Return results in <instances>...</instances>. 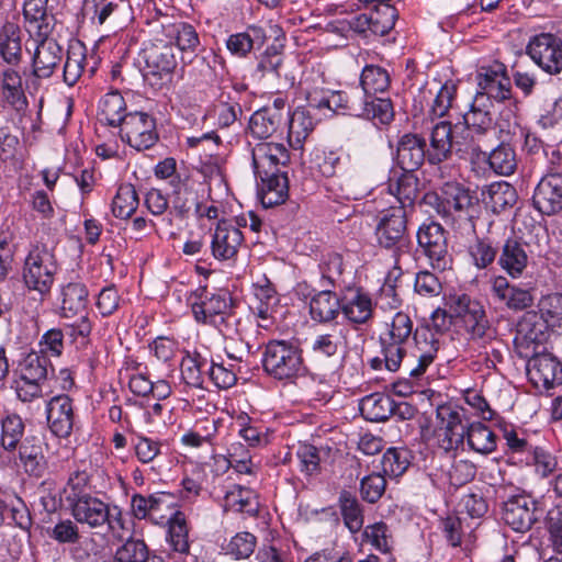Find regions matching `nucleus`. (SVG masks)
Wrapping results in <instances>:
<instances>
[{
  "label": "nucleus",
  "mask_w": 562,
  "mask_h": 562,
  "mask_svg": "<svg viewBox=\"0 0 562 562\" xmlns=\"http://www.w3.org/2000/svg\"><path fill=\"white\" fill-rule=\"evenodd\" d=\"M425 201L447 222L471 218L476 204L472 192L457 182L445 183L439 194L429 193Z\"/></svg>",
  "instance_id": "0eeeda50"
},
{
  "label": "nucleus",
  "mask_w": 562,
  "mask_h": 562,
  "mask_svg": "<svg viewBox=\"0 0 562 562\" xmlns=\"http://www.w3.org/2000/svg\"><path fill=\"white\" fill-rule=\"evenodd\" d=\"M32 57V74L38 79H48L59 68L64 59V49L55 38L40 36Z\"/></svg>",
  "instance_id": "412c9836"
},
{
  "label": "nucleus",
  "mask_w": 562,
  "mask_h": 562,
  "mask_svg": "<svg viewBox=\"0 0 562 562\" xmlns=\"http://www.w3.org/2000/svg\"><path fill=\"white\" fill-rule=\"evenodd\" d=\"M411 459L412 456L408 449L391 447L382 457V470L387 475L395 477L401 476L408 469Z\"/></svg>",
  "instance_id": "13d9d810"
},
{
  "label": "nucleus",
  "mask_w": 562,
  "mask_h": 562,
  "mask_svg": "<svg viewBox=\"0 0 562 562\" xmlns=\"http://www.w3.org/2000/svg\"><path fill=\"white\" fill-rule=\"evenodd\" d=\"M19 459L26 474L41 479L48 469L44 454V442L35 436H29L19 446Z\"/></svg>",
  "instance_id": "a878e982"
},
{
  "label": "nucleus",
  "mask_w": 562,
  "mask_h": 562,
  "mask_svg": "<svg viewBox=\"0 0 562 562\" xmlns=\"http://www.w3.org/2000/svg\"><path fill=\"white\" fill-rule=\"evenodd\" d=\"M527 374L537 389L549 390L562 384V366L549 353H540L538 350L527 363Z\"/></svg>",
  "instance_id": "a211bd4d"
},
{
  "label": "nucleus",
  "mask_w": 562,
  "mask_h": 562,
  "mask_svg": "<svg viewBox=\"0 0 562 562\" xmlns=\"http://www.w3.org/2000/svg\"><path fill=\"white\" fill-rule=\"evenodd\" d=\"M149 552L143 540L128 539L116 549L112 562H150Z\"/></svg>",
  "instance_id": "0e129e2a"
},
{
  "label": "nucleus",
  "mask_w": 562,
  "mask_h": 562,
  "mask_svg": "<svg viewBox=\"0 0 562 562\" xmlns=\"http://www.w3.org/2000/svg\"><path fill=\"white\" fill-rule=\"evenodd\" d=\"M225 508L252 517L259 510V502L257 495L250 488L234 485L225 494Z\"/></svg>",
  "instance_id": "37998d69"
},
{
  "label": "nucleus",
  "mask_w": 562,
  "mask_h": 562,
  "mask_svg": "<svg viewBox=\"0 0 562 562\" xmlns=\"http://www.w3.org/2000/svg\"><path fill=\"white\" fill-rule=\"evenodd\" d=\"M76 522L97 529L104 526L116 537L122 538L127 531V521L121 507L110 505L92 495L75 498L70 504Z\"/></svg>",
  "instance_id": "20e7f679"
},
{
  "label": "nucleus",
  "mask_w": 562,
  "mask_h": 562,
  "mask_svg": "<svg viewBox=\"0 0 562 562\" xmlns=\"http://www.w3.org/2000/svg\"><path fill=\"white\" fill-rule=\"evenodd\" d=\"M360 411L363 417L370 422H384L394 415L401 406L384 393H372L360 401Z\"/></svg>",
  "instance_id": "72a5a7b5"
},
{
  "label": "nucleus",
  "mask_w": 562,
  "mask_h": 562,
  "mask_svg": "<svg viewBox=\"0 0 562 562\" xmlns=\"http://www.w3.org/2000/svg\"><path fill=\"white\" fill-rule=\"evenodd\" d=\"M252 166L259 179L277 172H284L282 168L290 161V154L280 143H258L251 151Z\"/></svg>",
  "instance_id": "2eb2a0df"
},
{
  "label": "nucleus",
  "mask_w": 562,
  "mask_h": 562,
  "mask_svg": "<svg viewBox=\"0 0 562 562\" xmlns=\"http://www.w3.org/2000/svg\"><path fill=\"white\" fill-rule=\"evenodd\" d=\"M318 168L323 176L329 178L327 188L337 199L360 200L367 194L368 188L362 184L349 156L329 151Z\"/></svg>",
  "instance_id": "7ed1b4c3"
},
{
  "label": "nucleus",
  "mask_w": 562,
  "mask_h": 562,
  "mask_svg": "<svg viewBox=\"0 0 562 562\" xmlns=\"http://www.w3.org/2000/svg\"><path fill=\"white\" fill-rule=\"evenodd\" d=\"M260 180L262 182L260 200L265 207H272L285 202L289 195L286 172L272 173L267 179Z\"/></svg>",
  "instance_id": "a19ab883"
},
{
  "label": "nucleus",
  "mask_w": 562,
  "mask_h": 562,
  "mask_svg": "<svg viewBox=\"0 0 562 562\" xmlns=\"http://www.w3.org/2000/svg\"><path fill=\"white\" fill-rule=\"evenodd\" d=\"M477 86L481 89L476 95H485L488 100L505 101L510 97V79L506 68L501 63L488 67H481L477 76Z\"/></svg>",
  "instance_id": "4be33fe9"
},
{
  "label": "nucleus",
  "mask_w": 562,
  "mask_h": 562,
  "mask_svg": "<svg viewBox=\"0 0 562 562\" xmlns=\"http://www.w3.org/2000/svg\"><path fill=\"white\" fill-rule=\"evenodd\" d=\"M128 113L126 111V102L119 91L105 93L99 102V121L109 126L120 128Z\"/></svg>",
  "instance_id": "c9c22d12"
},
{
  "label": "nucleus",
  "mask_w": 562,
  "mask_h": 562,
  "mask_svg": "<svg viewBox=\"0 0 562 562\" xmlns=\"http://www.w3.org/2000/svg\"><path fill=\"white\" fill-rule=\"evenodd\" d=\"M23 16L30 33L47 36L54 30L56 20L48 10V0H25Z\"/></svg>",
  "instance_id": "c756f323"
},
{
  "label": "nucleus",
  "mask_w": 562,
  "mask_h": 562,
  "mask_svg": "<svg viewBox=\"0 0 562 562\" xmlns=\"http://www.w3.org/2000/svg\"><path fill=\"white\" fill-rule=\"evenodd\" d=\"M340 514L345 526L351 533H357L363 526L362 507L355 495L350 492L342 491L338 498Z\"/></svg>",
  "instance_id": "8fccbe9b"
},
{
  "label": "nucleus",
  "mask_w": 562,
  "mask_h": 562,
  "mask_svg": "<svg viewBox=\"0 0 562 562\" xmlns=\"http://www.w3.org/2000/svg\"><path fill=\"white\" fill-rule=\"evenodd\" d=\"M255 300L251 308L257 316L262 321L272 318L279 301L276 291L270 285L259 286L256 289Z\"/></svg>",
  "instance_id": "338daca9"
},
{
  "label": "nucleus",
  "mask_w": 562,
  "mask_h": 562,
  "mask_svg": "<svg viewBox=\"0 0 562 562\" xmlns=\"http://www.w3.org/2000/svg\"><path fill=\"white\" fill-rule=\"evenodd\" d=\"M532 205L546 216H552L562 211V173H548L541 178L533 191Z\"/></svg>",
  "instance_id": "f3484780"
},
{
  "label": "nucleus",
  "mask_w": 562,
  "mask_h": 562,
  "mask_svg": "<svg viewBox=\"0 0 562 562\" xmlns=\"http://www.w3.org/2000/svg\"><path fill=\"white\" fill-rule=\"evenodd\" d=\"M526 232H513L498 247L497 265L513 279L524 276L533 257L544 250L548 234L544 226L531 221Z\"/></svg>",
  "instance_id": "f03ea898"
},
{
  "label": "nucleus",
  "mask_w": 562,
  "mask_h": 562,
  "mask_svg": "<svg viewBox=\"0 0 562 562\" xmlns=\"http://www.w3.org/2000/svg\"><path fill=\"white\" fill-rule=\"evenodd\" d=\"M341 313L355 325L368 324L373 317V303L370 295L361 289H350L340 299Z\"/></svg>",
  "instance_id": "bb28decb"
},
{
  "label": "nucleus",
  "mask_w": 562,
  "mask_h": 562,
  "mask_svg": "<svg viewBox=\"0 0 562 562\" xmlns=\"http://www.w3.org/2000/svg\"><path fill=\"white\" fill-rule=\"evenodd\" d=\"M25 425L18 414H9L1 419L0 446L9 452L15 451L24 436Z\"/></svg>",
  "instance_id": "5fc2aeb1"
},
{
  "label": "nucleus",
  "mask_w": 562,
  "mask_h": 562,
  "mask_svg": "<svg viewBox=\"0 0 562 562\" xmlns=\"http://www.w3.org/2000/svg\"><path fill=\"white\" fill-rule=\"evenodd\" d=\"M120 137L138 151L151 148L159 138L155 117L146 112H130L120 127Z\"/></svg>",
  "instance_id": "f8f14e48"
},
{
  "label": "nucleus",
  "mask_w": 562,
  "mask_h": 562,
  "mask_svg": "<svg viewBox=\"0 0 562 562\" xmlns=\"http://www.w3.org/2000/svg\"><path fill=\"white\" fill-rule=\"evenodd\" d=\"M167 540L173 551L181 554L189 553V528L186 515L180 510H176L168 520Z\"/></svg>",
  "instance_id": "49530a36"
},
{
  "label": "nucleus",
  "mask_w": 562,
  "mask_h": 562,
  "mask_svg": "<svg viewBox=\"0 0 562 562\" xmlns=\"http://www.w3.org/2000/svg\"><path fill=\"white\" fill-rule=\"evenodd\" d=\"M188 301L196 322L216 327L226 325V316L233 303L228 292L211 293L206 288L199 286L191 292Z\"/></svg>",
  "instance_id": "1a4fd4ad"
},
{
  "label": "nucleus",
  "mask_w": 562,
  "mask_h": 562,
  "mask_svg": "<svg viewBox=\"0 0 562 562\" xmlns=\"http://www.w3.org/2000/svg\"><path fill=\"white\" fill-rule=\"evenodd\" d=\"M490 167L498 175H513L517 167L516 154L508 144H501L488 156Z\"/></svg>",
  "instance_id": "052dcab7"
},
{
  "label": "nucleus",
  "mask_w": 562,
  "mask_h": 562,
  "mask_svg": "<svg viewBox=\"0 0 562 562\" xmlns=\"http://www.w3.org/2000/svg\"><path fill=\"white\" fill-rule=\"evenodd\" d=\"M417 243L434 269L445 271L451 268L452 256L448 249L446 232L439 223L422 224L417 231Z\"/></svg>",
  "instance_id": "9b49d317"
},
{
  "label": "nucleus",
  "mask_w": 562,
  "mask_h": 562,
  "mask_svg": "<svg viewBox=\"0 0 562 562\" xmlns=\"http://www.w3.org/2000/svg\"><path fill=\"white\" fill-rule=\"evenodd\" d=\"M145 77L151 85H164L171 80L177 67L175 48L170 44L156 43L144 49Z\"/></svg>",
  "instance_id": "4468645a"
},
{
  "label": "nucleus",
  "mask_w": 562,
  "mask_h": 562,
  "mask_svg": "<svg viewBox=\"0 0 562 562\" xmlns=\"http://www.w3.org/2000/svg\"><path fill=\"white\" fill-rule=\"evenodd\" d=\"M342 258L338 254H331L319 265L321 286L323 289L340 288L345 281L342 277Z\"/></svg>",
  "instance_id": "bf43d9fd"
},
{
  "label": "nucleus",
  "mask_w": 562,
  "mask_h": 562,
  "mask_svg": "<svg viewBox=\"0 0 562 562\" xmlns=\"http://www.w3.org/2000/svg\"><path fill=\"white\" fill-rule=\"evenodd\" d=\"M0 56L10 66L22 60L21 30L14 23H5L0 31Z\"/></svg>",
  "instance_id": "ea45409f"
},
{
  "label": "nucleus",
  "mask_w": 562,
  "mask_h": 562,
  "mask_svg": "<svg viewBox=\"0 0 562 562\" xmlns=\"http://www.w3.org/2000/svg\"><path fill=\"white\" fill-rule=\"evenodd\" d=\"M467 443L471 450L490 454L496 449V435L482 423H473L465 430Z\"/></svg>",
  "instance_id": "de8ad7c7"
},
{
  "label": "nucleus",
  "mask_w": 562,
  "mask_h": 562,
  "mask_svg": "<svg viewBox=\"0 0 562 562\" xmlns=\"http://www.w3.org/2000/svg\"><path fill=\"white\" fill-rule=\"evenodd\" d=\"M21 380L46 381L49 372H54L48 356L38 351L29 352L19 364Z\"/></svg>",
  "instance_id": "79ce46f5"
},
{
  "label": "nucleus",
  "mask_w": 562,
  "mask_h": 562,
  "mask_svg": "<svg viewBox=\"0 0 562 562\" xmlns=\"http://www.w3.org/2000/svg\"><path fill=\"white\" fill-rule=\"evenodd\" d=\"M138 195L131 183H123L119 187L112 201V213L117 218L131 217L138 207Z\"/></svg>",
  "instance_id": "4d7b16f0"
},
{
  "label": "nucleus",
  "mask_w": 562,
  "mask_h": 562,
  "mask_svg": "<svg viewBox=\"0 0 562 562\" xmlns=\"http://www.w3.org/2000/svg\"><path fill=\"white\" fill-rule=\"evenodd\" d=\"M243 241L244 235L237 226L228 221H220L211 239L212 255L220 261L233 259Z\"/></svg>",
  "instance_id": "5701e85b"
},
{
  "label": "nucleus",
  "mask_w": 562,
  "mask_h": 562,
  "mask_svg": "<svg viewBox=\"0 0 562 562\" xmlns=\"http://www.w3.org/2000/svg\"><path fill=\"white\" fill-rule=\"evenodd\" d=\"M425 147V139L417 134L407 133L400 138L396 159L402 171H415L423 165L427 159Z\"/></svg>",
  "instance_id": "cd10ccee"
},
{
  "label": "nucleus",
  "mask_w": 562,
  "mask_h": 562,
  "mask_svg": "<svg viewBox=\"0 0 562 562\" xmlns=\"http://www.w3.org/2000/svg\"><path fill=\"white\" fill-rule=\"evenodd\" d=\"M58 270L54 252L46 246H34L25 258L22 277L25 286L42 296L48 294Z\"/></svg>",
  "instance_id": "6e6552de"
},
{
  "label": "nucleus",
  "mask_w": 562,
  "mask_h": 562,
  "mask_svg": "<svg viewBox=\"0 0 562 562\" xmlns=\"http://www.w3.org/2000/svg\"><path fill=\"white\" fill-rule=\"evenodd\" d=\"M378 245L392 251L395 261L411 247V237L407 231V215L403 206H390L378 215L374 229Z\"/></svg>",
  "instance_id": "423d86ee"
},
{
  "label": "nucleus",
  "mask_w": 562,
  "mask_h": 562,
  "mask_svg": "<svg viewBox=\"0 0 562 562\" xmlns=\"http://www.w3.org/2000/svg\"><path fill=\"white\" fill-rule=\"evenodd\" d=\"M469 254L477 269H485L497 260L498 247H494L490 238H477L470 245Z\"/></svg>",
  "instance_id": "e2e57ef3"
},
{
  "label": "nucleus",
  "mask_w": 562,
  "mask_h": 562,
  "mask_svg": "<svg viewBox=\"0 0 562 562\" xmlns=\"http://www.w3.org/2000/svg\"><path fill=\"white\" fill-rule=\"evenodd\" d=\"M18 66L0 68V94L2 100L18 114H24L29 102L23 89V79Z\"/></svg>",
  "instance_id": "b1692460"
},
{
  "label": "nucleus",
  "mask_w": 562,
  "mask_h": 562,
  "mask_svg": "<svg viewBox=\"0 0 562 562\" xmlns=\"http://www.w3.org/2000/svg\"><path fill=\"white\" fill-rule=\"evenodd\" d=\"M262 367L270 378L293 382L305 371L302 349L286 340H271L266 345Z\"/></svg>",
  "instance_id": "39448f33"
},
{
  "label": "nucleus",
  "mask_w": 562,
  "mask_h": 562,
  "mask_svg": "<svg viewBox=\"0 0 562 562\" xmlns=\"http://www.w3.org/2000/svg\"><path fill=\"white\" fill-rule=\"evenodd\" d=\"M538 312L551 327L562 326V294L550 293L540 297L537 304Z\"/></svg>",
  "instance_id": "69168bd1"
},
{
  "label": "nucleus",
  "mask_w": 562,
  "mask_h": 562,
  "mask_svg": "<svg viewBox=\"0 0 562 562\" xmlns=\"http://www.w3.org/2000/svg\"><path fill=\"white\" fill-rule=\"evenodd\" d=\"M391 85L389 71L376 65H367L360 75V86L364 95L385 92Z\"/></svg>",
  "instance_id": "603ef678"
},
{
  "label": "nucleus",
  "mask_w": 562,
  "mask_h": 562,
  "mask_svg": "<svg viewBox=\"0 0 562 562\" xmlns=\"http://www.w3.org/2000/svg\"><path fill=\"white\" fill-rule=\"evenodd\" d=\"M492 101L485 95H475L470 110L463 115L467 128L476 135H486L496 133L494 117L491 109Z\"/></svg>",
  "instance_id": "7c9ffc66"
},
{
  "label": "nucleus",
  "mask_w": 562,
  "mask_h": 562,
  "mask_svg": "<svg viewBox=\"0 0 562 562\" xmlns=\"http://www.w3.org/2000/svg\"><path fill=\"white\" fill-rule=\"evenodd\" d=\"M448 306L453 318L459 319L470 340L490 337V322L483 305L467 294L449 297Z\"/></svg>",
  "instance_id": "9d476101"
},
{
  "label": "nucleus",
  "mask_w": 562,
  "mask_h": 562,
  "mask_svg": "<svg viewBox=\"0 0 562 562\" xmlns=\"http://www.w3.org/2000/svg\"><path fill=\"white\" fill-rule=\"evenodd\" d=\"M256 548L257 537L251 532L240 531L222 546V551L234 560H245L254 554Z\"/></svg>",
  "instance_id": "6e6d98bb"
},
{
  "label": "nucleus",
  "mask_w": 562,
  "mask_h": 562,
  "mask_svg": "<svg viewBox=\"0 0 562 562\" xmlns=\"http://www.w3.org/2000/svg\"><path fill=\"white\" fill-rule=\"evenodd\" d=\"M355 116L373 121L374 124H389L394 117L393 105L390 99L363 95L359 105L351 108Z\"/></svg>",
  "instance_id": "2f4dec72"
},
{
  "label": "nucleus",
  "mask_w": 562,
  "mask_h": 562,
  "mask_svg": "<svg viewBox=\"0 0 562 562\" xmlns=\"http://www.w3.org/2000/svg\"><path fill=\"white\" fill-rule=\"evenodd\" d=\"M315 123L310 112L304 108H296L289 119L288 142L293 149H302L304 142L313 132Z\"/></svg>",
  "instance_id": "58836bf2"
},
{
  "label": "nucleus",
  "mask_w": 562,
  "mask_h": 562,
  "mask_svg": "<svg viewBox=\"0 0 562 562\" xmlns=\"http://www.w3.org/2000/svg\"><path fill=\"white\" fill-rule=\"evenodd\" d=\"M491 293L512 311H522L530 307L535 301V288L512 284L504 276L493 277Z\"/></svg>",
  "instance_id": "aec40b11"
},
{
  "label": "nucleus",
  "mask_w": 562,
  "mask_h": 562,
  "mask_svg": "<svg viewBox=\"0 0 562 562\" xmlns=\"http://www.w3.org/2000/svg\"><path fill=\"white\" fill-rule=\"evenodd\" d=\"M61 310L66 317L83 312L88 303V290L81 282H70L63 288Z\"/></svg>",
  "instance_id": "3c124183"
},
{
  "label": "nucleus",
  "mask_w": 562,
  "mask_h": 562,
  "mask_svg": "<svg viewBox=\"0 0 562 562\" xmlns=\"http://www.w3.org/2000/svg\"><path fill=\"white\" fill-rule=\"evenodd\" d=\"M398 12L394 5H382L378 9H370L369 21L371 23V34L384 36L395 25Z\"/></svg>",
  "instance_id": "680f3d73"
},
{
  "label": "nucleus",
  "mask_w": 562,
  "mask_h": 562,
  "mask_svg": "<svg viewBox=\"0 0 562 562\" xmlns=\"http://www.w3.org/2000/svg\"><path fill=\"white\" fill-rule=\"evenodd\" d=\"M389 191L397 199L398 206L412 205L418 195V179L414 171H403L395 181L391 180Z\"/></svg>",
  "instance_id": "09e8293b"
},
{
  "label": "nucleus",
  "mask_w": 562,
  "mask_h": 562,
  "mask_svg": "<svg viewBox=\"0 0 562 562\" xmlns=\"http://www.w3.org/2000/svg\"><path fill=\"white\" fill-rule=\"evenodd\" d=\"M459 140L454 136V131L449 122L437 123L430 133V148L427 150V160L431 165H437L447 160Z\"/></svg>",
  "instance_id": "c85d7f7f"
},
{
  "label": "nucleus",
  "mask_w": 562,
  "mask_h": 562,
  "mask_svg": "<svg viewBox=\"0 0 562 562\" xmlns=\"http://www.w3.org/2000/svg\"><path fill=\"white\" fill-rule=\"evenodd\" d=\"M267 40L261 26L250 25L247 31L235 33L226 40L228 52L239 58L246 57L256 46L261 47Z\"/></svg>",
  "instance_id": "f704fd0d"
},
{
  "label": "nucleus",
  "mask_w": 562,
  "mask_h": 562,
  "mask_svg": "<svg viewBox=\"0 0 562 562\" xmlns=\"http://www.w3.org/2000/svg\"><path fill=\"white\" fill-rule=\"evenodd\" d=\"M339 312H341L340 299L330 289H323L311 299L310 314L315 322H331Z\"/></svg>",
  "instance_id": "e433bc0d"
},
{
  "label": "nucleus",
  "mask_w": 562,
  "mask_h": 562,
  "mask_svg": "<svg viewBox=\"0 0 562 562\" xmlns=\"http://www.w3.org/2000/svg\"><path fill=\"white\" fill-rule=\"evenodd\" d=\"M86 55L82 49H71L67 52V57L63 68L64 82L72 87L80 79L83 72Z\"/></svg>",
  "instance_id": "774afa93"
},
{
  "label": "nucleus",
  "mask_w": 562,
  "mask_h": 562,
  "mask_svg": "<svg viewBox=\"0 0 562 562\" xmlns=\"http://www.w3.org/2000/svg\"><path fill=\"white\" fill-rule=\"evenodd\" d=\"M537 519V502L531 496L514 495L504 503L503 520L513 530L526 532Z\"/></svg>",
  "instance_id": "dca6fc26"
},
{
  "label": "nucleus",
  "mask_w": 562,
  "mask_h": 562,
  "mask_svg": "<svg viewBox=\"0 0 562 562\" xmlns=\"http://www.w3.org/2000/svg\"><path fill=\"white\" fill-rule=\"evenodd\" d=\"M549 327L551 325L541 317L539 312L529 311L518 323L516 341L527 349L532 347V352H536L548 339Z\"/></svg>",
  "instance_id": "393cba45"
},
{
  "label": "nucleus",
  "mask_w": 562,
  "mask_h": 562,
  "mask_svg": "<svg viewBox=\"0 0 562 562\" xmlns=\"http://www.w3.org/2000/svg\"><path fill=\"white\" fill-rule=\"evenodd\" d=\"M413 333V321L408 314L397 312L385 330L380 335L381 352L384 357L385 368L397 371L404 362V370L409 376H422L434 362L440 348L437 334L429 328L416 330L414 335L415 347L406 357V345Z\"/></svg>",
  "instance_id": "f257e3e1"
},
{
  "label": "nucleus",
  "mask_w": 562,
  "mask_h": 562,
  "mask_svg": "<svg viewBox=\"0 0 562 562\" xmlns=\"http://www.w3.org/2000/svg\"><path fill=\"white\" fill-rule=\"evenodd\" d=\"M517 199L516 189L508 182H493L487 189L486 204L495 214L512 209L516 204Z\"/></svg>",
  "instance_id": "a18cd8bd"
},
{
  "label": "nucleus",
  "mask_w": 562,
  "mask_h": 562,
  "mask_svg": "<svg viewBox=\"0 0 562 562\" xmlns=\"http://www.w3.org/2000/svg\"><path fill=\"white\" fill-rule=\"evenodd\" d=\"M165 32L170 42H173L182 53L183 57L186 55H196L201 42L193 25L186 22L172 23L165 27Z\"/></svg>",
  "instance_id": "4c0bfd02"
},
{
  "label": "nucleus",
  "mask_w": 562,
  "mask_h": 562,
  "mask_svg": "<svg viewBox=\"0 0 562 562\" xmlns=\"http://www.w3.org/2000/svg\"><path fill=\"white\" fill-rule=\"evenodd\" d=\"M46 420L53 435L67 438L71 435L75 422L72 400L67 394H58L47 401Z\"/></svg>",
  "instance_id": "6ab92c4d"
},
{
  "label": "nucleus",
  "mask_w": 562,
  "mask_h": 562,
  "mask_svg": "<svg viewBox=\"0 0 562 562\" xmlns=\"http://www.w3.org/2000/svg\"><path fill=\"white\" fill-rule=\"evenodd\" d=\"M209 368L207 353L198 350L187 352L181 361V378L187 385L202 389Z\"/></svg>",
  "instance_id": "473e14b6"
},
{
  "label": "nucleus",
  "mask_w": 562,
  "mask_h": 562,
  "mask_svg": "<svg viewBox=\"0 0 562 562\" xmlns=\"http://www.w3.org/2000/svg\"><path fill=\"white\" fill-rule=\"evenodd\" d=\"M339 339L333 334L318 335L312 342V356L311 361L316 369L326 371L330 369L328 361L323 362L322 358L325 357L328 360L335 357L338 352Z\"/></svg>",
  "instance_id": "864d4df0"
},
{
  "label": "nucleus",
  "mask_w": 562,
  "mask_h": 562,
  "mask_svg": "<svg viewBox=\"0 0 562 562\" xmlns=\"http://www.w3.org/2000/svg\"><path fill=\"white\" fill-rule=\"evenodd\" d=\"M283 123V115L274 110H265L263 108L252 113L249 120V131L252 136L266 139L271 137Z\"/></svg>",
  "instance_id": "c03bdc74"
},
{
  "label": "nucleus",
  "mask_w": 562,
  "mask_h": 562,
  "mask_svg": "<svg viewBox=\"0 0 562 562\" xmlns=\"http://www.w3.org/2000/svg\"><path fill=\"white\" fill-rule=\"evenodd\" d=\"M530 58L546 72L558 75L562 71V40L552 33L532 36L527 45Z\"/></svg>",
  "instance_id": "ddd939ff"
}]
</instances>
